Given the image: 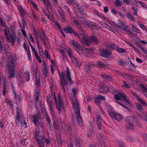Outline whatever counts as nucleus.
I'll list each match as a JSON object with an SVG mask.
<instances>
[{
  "instance_id": "nucleus-21",
  "label": "nucleus",
  "mask_w": 147,
  "mask_h": 147,
  "mask_svg": "<svg viewBox=\"0 0 147 147\" xmlns=\"http://www.w3.org/2000/svg\"><path fill=\"white\" fill-rule=\"evenodd\" d=\"M126 16L129 19H130L131 21H135L134 17L131 13L130 12H128L126 13Z\"/></svg>"
},
{
  "instance_id": "nucleus-32",
  "label": "nucleus",
  "mask_w": 147,
  "mask_h": 147,
  "mask_svg": "<svg viewBox=\"0 0 147 147\" xmlns=\"http://www.w3.org/2000/svg\"><path fill=\"white\" fill-rule=\"evenodd\" d=\"M116 49L117 52L119 53H123L126 52L125 49L119 47H117Z\"/></svg>"
},
{
  "instance_id": "nucleus-43",
  "label": "nucleus",
  "mask_w": 147,
  "mask_h": 147,
  "mask_svg": "<svg viewBox=\"0 0 147 147\" xmlns=\"http://www.w3.org/2000/svg\"><path fill=\"white\" fill-rule=\"evenodd\" d=\"M131 9L134 11L133 14L134 15L137 16V11H138V9L136 7H132Z\"/></svg>"
},
{
  "instance_id": "nucleus-56",
  "label": "nucleus",
  "mask_w": 147,
  "mask_h": 147,
  "mask_svg": "<svg viewBox=\"0 0 147 147\" xmlns=\"http://www.w3.org/2000/svg\"><path fill=\"white\" fill-rule=\"evenodd\" d=\"M45 5L47 7V9H51L52 8V4L49 2H48Z\"/></svg>"
},
{
  "instance_id": "nucleus-34",
  "label": "nucleus",
  "mask_w": 147,
  "mask_h": 147,
  "mask_svg": "<svg viewBox=\"0 0 147 147\" xmlns=\"http://www.w3.org/2000/svg\"><path fill=\"white\" fill-rule=\"evenodd\" d=\"M36 78V83H35V84L36 86V88H38L40 86V78H39L38 79L37 76H36V77H35Z\"/></svg>"
},
{
  "instance_id": "nucleus-9",
  "label": "nucleus",
  "mask_w": 147,
  "mask_h": 147,
  "mask_svg": "<svg viewBox=\"0 0 147 147\" xmlns=\"http://www.w3.org/2000/svg\"><path fill=\"white\" fill-rule=\"evenodd\" d=\"M54 99L55 101L57 109L61 111L63 107V105L61 101V99L59 96L58 101L57 100V98L55 96V93H54Z\"/></svg>"
},
{
  "instance_id": "nucleus-31",
  "label": "nucleus",
  "mask_w": 147,
  "mask_h": 147,
  "mask_svg": "<svg viewBox=\"0 0 147 147\" xmlns=\"http://www.w3.org/2000/svg\"><path fill=\"white\" fill-rule=\"evenodd\" d=\"M72 58L75 61V66L76 67H79L80 66V62L78 61V59L76 58H75L74 57H72Z\"/></svg>"
},
{
  "instance_id": "nucleus-62",
  "label": "nucleus",
  "mask_w": 147,
  "mask_h": 147,
  "mask_svg": "<svg viewBox=\"0 0 147 147\" xmlns=\"http://www.w3.org/2000/svg\"><path fill=\"white\" fill-rule=\"evenodd\" d=\"M6 87H3V95L5 96L7 91V88H6Z\"/></svg>"
},
{
  "instance_id": "nucleus-53",
  "label": "nucleus",
  "mask_w": 147,
  "mask_h": 147,
  "mask_svg": "<svg viewBox=\"0 0 147 147\" xmlns=\"http://www.w3.org/2000/svg\"><path fill=\"white\" fill-rule=\"evenodd\" d=\"M94 127L93 125H91L90 127V133L91 136L94 133Z\"/></svg>"
},
{
  "instance_id": "nucleus-51",
  "label": "nucleus",
  "mask_w": 147,
  "mask_h": 147,
  "mask_svg": "<svg viewBox=\"0 0 147 147\" xmlns=\"http://www.w3.org/2000/svg\"><path fill=\"white\" fill-rule=\"evenodd\" d=\"M26 140L25 139L22 140L21 142V144L24 146L27 145L28 142H26Z\"/></svg>"
},
{
  "instance_id": "nucleus-23",
  "label": "nucleus",
  "mask_w": 147,
  "mask_h": 147,
  "mask_svg": "<svg viewBox=\"0 0 147 147\" xmlns=\"http://www.w3.org/2000/svg\"><path fill=\"white\" fill-rule=\"evenodd\" d=\"M108 113L111 118L112 119H115V117H116L117 113H116L114 111V109L113 110L110 111Z\"/></svg>"
},
{
  "instance_id": "nucleus-14",
  "label": "nucleus",
  "mask_w": 147,
  "mask_h": 147,
  "mask_svg": "<svg viewBox=\"0 0 147 147\" xmlns=\"http://www.w3.org/2000/svg\"><path fill=\"white\" fill-rule=\"evenodd\" d=\"M108 90V87L107 85L104 84L100 86L98 89V91L101 93H105Z\"/></svg>"
},
{
  "instance_id": "nucleus-2",
  "label": "nucleus",
  "mask_w": 147,
  "mask_h": 147,
  "mask_svg": "<svg viewBox=\"0 0 147 147\" xmlns=\"http://www.w3.org/2000/svg\"><path fill=\"white\" fill-rule=\"evenodd\" d=\"M15 63L14 60L12 58L8 59V63L6 64L8 67V76L9 78H14L15 76L14 72L15 70Z\"/></svg>"
},
{
  "instance_id": "nucleus-7",
  "label": "nucleus",
  "mask_w": 147,
  "mask_h": 147,
  "mask_svg": "<svg viewBox=\"0 0 147 147\" xmlns=\"http://www.w3.org/2000/svg\"><path fill=\"white\" fill-rule=\"evenodd\" d=\"M3 43L1 42V40H0V53H2L3 49L5 51L7 56L9 57V58H11V53H10V49L8 44H5L4 47H3Z\"/></svg>"
},
{
  "instance_id": "nucleus-50",
  "label": "nucleus",
  "mask_w": 147,
  "mask_h": 147,
  "mask_svg": "<svg viewBox=\"0 0 147 147\" xmlns=\"http://www.w3.org/2000/svg\"><path fill=\"white\" fill-rule=\"evenodd\" d=\"M38 34H40V38L41 40L42 41V42L44 45L46 46H47V43L44 42V37L42 36L40 32H38Z\"/></svg>"
},
{
  "instance_id": "nucleus-27",
  "label": "nucleus",
  "mask_w": 147,
  "mask_h": 147,
  "mask_svg": "<svg viewBox=\"0 0 147 147\" xmlns=\"http://www.w3.org/2000/svg\"><path fill=\"white\" fill-rule=\"evenodd\" d=\"M105 105L106 107L105 109L108 110L107 111L108 113L110 111L113 109H112L111 105L108 103L105 102Z\"/></svg>"
},
{
  "instance_id": "nucleus-13",
  "label": "nucleus",
  "mask_w": 147,
  "mask_h": 147,
  "mask_svg": "<svg viewBox=\"0 0 147 147\" xmlns=\"http://www.w3.org/2000/svg\"><path fill=\"white\" fill-rule=\"evenodd\" d=\"M111 52L109 50L103 49L100 53V55L102 57L108 58L110 57Z\"/></svg>"
},
{
  "instance_id": "nucleus-44",
  "label": "nucleus",
  "mask_w": 147,
  "mask_h": 147,
  "mask_svg": "<svg viewBox=\"0 0 147 147\" xmlns=\"http://www.w3.org/2000/svg\"><path fill=\"white\" fill-rule=\"evenodd\" d=\"M22 118H20V122L22 126L24 127H26V123L25 121V120L23 119H22Z\"/></svg>"
},
{
  "instance_id": "nucleus-61",
  "label": "nucleus",
  "mask_w": 147,
  "mask_h": 147,
  "mask_svg": "<svg viewBox=\"0 0 147 147\" xmlns=\"http://www.w3.org/2000/svg\"><path fill=\"white\" fill-rule=\"evenodd\" d=\"M34 96L35 97V98L36 100V101L37 102L39 99V93H34Z\"/></svg>"
},
{
  "instance_id": "nucleus-63",
  "label": "nucleus",
  "mask_w": 147,
  "mask_h": 147,
  "mask_svg": "<svg viewBox=\"0 0 147 147\" xmlns=\"http://www.w3.org/2000/svg\"><path fill=\"white\" fill-rule=\"evenodd\" d=\"M64 7L65 10H66V12H67L69 14H70V11L69 7L67 5H65L64 6Z\"/></svg>"
},
{
  "instance_id": "nucleus-55",
  "label": "nucleus",
  "mask_w": 147,
  "mask_h": 147,
  "mask_svg": "<svg viewBox=\"0 0 147 147\" xmlns=\"http://www.w3.org/2000/svg\"><path fill=\"white\" fill-rule=\"evenodd\" d=\"M134 124L136 126H138L139 127L141 126L140 124L139 123L138 121V120L135 117V119H134Z\"/></svg>"
},
{
  "instance_id": "nucleus-19",
  "label": "nucleus",
  "mask_w": 147,
  "mask_h": 147,
  "mask_svg": "<svg viewBox=\"0 0 147 147\" xmlns=\"http://www.w3.org/2000/svg\"><path fill=\"white\" fill-rule=\"evenodd\" d=\"M90 39L92 42L96 45L98 44L99 43V41L97 39L96 36H91Z\"/></svg>"
},
{
  "instance_id": "nucleus-38",
  "label": "nucleus",
  "mask_w": 147,
  "mask_h": 147,
  "mask_svg": "<svg viewBox=\"0 0 147 147\" xmlns=\"http://www.w3.org/2000/svg\"><path fill=\"white\" fill-rule=\"evenodd\" d=\"M73 22L75 24V26L77 28V29L81 27V25L78 20H75L73 21Z\"/></svg>"
},
{
  "instance_id": "nucleus-64",
  "label": "nucleus",
  "mask_w": 147,
  "mask_h": 147,
  "mask_svg": "<svg viewBox=\"0 0 147 147\" xmlns=\"http://www.w3.org/2000/svg\"><path fill=\"white\" fill-rule=\"evenodd\" d=\"M117 145L119 147H124L123 144L122 142L120 141L117 142Z\"/></svg>"
},
{
  "instance_id": "nucleus-24",
  "label": "nucleus",
  "mask_w": 147,
  "mask_h": 147,
  "mask_svg": "<svg viewBox=\"0 0 147 147\" xmlns=\"http://www.w3.org/2000/svg\"><path fill=\"white\" fill-rule=\"evenodd\" d=\"M108 113L111 118L112 119H115V117H116L117 113H116L114 111V109L113 110L110 111Z\"/></svg>"
},
{
  "instance_id": "nucleus-16",
  "label": "nucleus",
  "mask_w": 147,
  "mask_h": 147,
  "mask_svg": "<svg viewBox=\"0 0 147 147\" xmlns=\"http://www.w3.org/2000/svg\"><path fill=\"white\" fill-rule=\"evenodd\" d=\"M20 109L18 107H17L16 109V113L17 114L16 118V125H17V123L20 120V119L22 118V115L20 113Z\"/></svg>"
},
{
  "instance_id": "nucleus-1",
  "label": "nucleus",
  "mask_w": 147,
  "mask_h": 147,
  "mask_svg": "<svg viewBox=\"0 0 147 147\" xmlns=\"http://www.w3.org/2000/svg\"><path fill=\"white\" fill-rule=\"evenodd\" d=\"M59 74L60 80V84L61 85L62 89L64 92H65V86L68 83L71 84L73 83L69 72V70L68 67L67 68V70L65 72V74H63V72L61 71V73L62 75L61 76L60 72L59 71Z\"/></svg>"
},
{
  "instance_id": "nucleus-18",
  "label": "nucleus",
  "mask_w": 147,
  "mask_h": 147,
  "mask_svg": "<svg viewBox=\"0 0 147 147\" xmlns=\"http://www.w3.org/2000/svg\"><path fill=\"white\" fill-rule=\"evenodd\" d=\"M118 23L119 25H117L116 24H115V25L117 27H118L119 28L122 29L124 27H125V23L124 22L122 21L118 20Z\"/></svg>"
},
{
  "instance_id": "nucleus-29",
  "label": "nucleus",
  "mask_w": 147,
  "mask_h": 147,
  "mask_svg": "<svg viewBox=\"0 0 147 147\" xmlns=\"http://www.w3.org/2000/svg\"><path fill=\"white\" fill-rule=\"evenodd\" d=\"M1 80L2 82V84L3 87H7V83L6 82V79L5 77L4 76H2L1 78Z\"/></svg>"
},
{
  "instance_id": "nucleus-28",
  "label": "nucleus",
  "mask_w": 147,
  "mask_h": 147,
  "mask_svg": "<svg viewBox=\"0 0 147 147\" xmlns=\"http://www.w3.org/2000/svg\"><path fill=\"white\" fill-rule=\"evenodd\" d=\"M109 47L110 49L111 50H114L115 49H116L117 47V46L114 43L111 42L109 43L108 44Z\"/></svg>"
},
{
  "instance_id": "nucleus-20",
  "label": "nucleus",
  "mask_w": 147,
  "mask_h": 147,
  "mask_svg": "<svg viewBox=\"0 0 147 147\" xmlns=\"http://www.w3.org/2000/svg\"><path fill=\"white\" fill-rule=\"evenodd\" d=\"M101 76L105 80L107 81H111L112 80V77L109 75H107L105 74H102Z\"/></svg>"
},
{
  "instance_id": "nucleus-60",
  "label": "nucleus",
  "mask_w": 147,
  "mask_h": 147,
  "mask_svg": "<svg viewBox=\"0 0 147 147\" xmlns=\"http://www.w3.org/2000/svg\"><path fill=\"white\" fill-rule=\"evenodd\" d=\"M121 100L123 102H124L126 105H128L129 104V102L125 98L123 99H122Z\"/></svg>"
},
{
  "instance_id": "nucleus-35",
  "label": "nucleus",
  "mask_w": 147,
  "mask_h": 147,
  "mask_svg": "<svg viewBox=\"0 0 147 147\" xmlns=\"http://www.w3.org/2000/svg\"><path fill=\"white\" fill-rule=\"evenodd\" d=\"M130 25H131V30L133 32H137L138 33H139V31L138 30L137 28H136L131 24L130 25Z\"/></svg>"
},
{
  "instance_id": "nucleus-49",
  "label": "nucleus",
  "mask_w": 147,
  "mask_h": 147,
  "mask_svg": "<svg viewBox=\"0 0 147 147\" xmlns=\"http://www.w3.org/2000/svg\"><path fill=\"white\" fill-rule=\"evenodd\" d=\"M117 60L119 64H120L121 65L123 66V65H124L125 64V62H124V61L123 60L121 59L120 58H119Z\"/></svg>"
},
{
  "instance_id": "nucleus-47",
  "label": "nucleus",
  "mask_w": 147,
  "mask_h": 147,
  "mask_svg": "<svg viewBox=\"0 0 147 147\" xmlns=\"http://www.w3.org/2000/svg\"><path fill=\"white\" fill-rule=\"evenodd\" d=\"M59 13L62 18L64 19L65 17L64 12L62 10H59Z\"/></svg>"
},
{
  "instance_id": "nucleus-10",
  "label": "nucleus",
  "mask_w": 147,
  "mask_h": 147,
  "mask_svg": "<svg viewBox=\"0 0 147 147\" xmlns=\"http://www.w3.org/2000/svg\"><path fill=\"white\" fill-rule=\"evenodd\" d=\"M55 136L59 147H62L63 142L61 138V132L59 131H57L55 132Z\"/></svg>"
},
{
  "instance_id": "nucleus-22",
  "label": "nucleus",
  "mask_w": 147,
  "mask_h": 147,
  "mask_svg": "<svg viewBox=\"0 0 147 147\" xmlns=\"http://www.w3.org/2000/svg\"><path fill=\"white\" fill-rule=\"evenodd\" d=\"M33 68L32 69V70L33 71H34L35 73V77L36 76H37V75L38 76H40V72L39 70V69H38V67L37 66H35V67L34 66L33 67Z\"/></svg>"
},
{
  "instance_id": "nucleus-37",
  "label": "nucleus",
  "mask_w": 147,
  "mask_h": 147,
  "mask_svg": "<svg viewBox=\"0 0 147 147\" xmlns=\"http://www.w3.org/2000/svg\"><path fill=\"white\" fill-rule=\"evenodd\" d=\"M77 29L81 36L86 35H85L84 32L82 28L81 27H79V28H78Z\"/></svg>"
},
{
  "instance_id": "nucleus-6",
  "label": "nucleus",
  "mask_w": 147,
  "mask_h": 147,
  "mask_svg": "<svg viewBox=\"0 0 147 147\" xmlns=\"http://www.w3.org/2000/svg\"><path fill=\"white\" fill-rule=\"evenodd\" d=\"M73 33L76 37L79 38L82 43H83L84 45H86V46H89L90 45V40L86 38V35L81 36L82 37L81 39L80 34V35L76 32H75V31Z\"/></svg>"
},
{
  "instance_id": "nucleus-3",
  "label": "nucleus",
  "mask_w": 147,
  "mask_h": 147,
  "mask_svg": "<svg viewBox=\"0 0 147 147\" xmlns=\"http://www.w3.org/2000/svg\"><path fill=\"white\" fill-rule=\"evenodd\" d=\"M73 107L75 108V113L76 114L77 118L78 123L79 125L82 126L83 123V120L80 115V109L79 108V104L78 101L76 100L75 102L72 100Z\"/></svg>"
},
{
  "instance_id": "nucleus-15",
  "label": "nucleus",
  "mask_w": 147,
  "mask_h": 147,
  "mask_svg": "<svg viewBox=\"0 0 147 147\" xmlns=\"http://www.w3.org/2000/svg\"><path fill=\"white\" fill-rule=\"evenodd\" d=\"M74 143L76 147H81L82 145V141L80 138L75 137Z\"/></svg>"
},
{
  "instance_id": "nucleus-58",
  "label": "nucleus",
  "mask_w": 147,
  "mask_h": 147,
  "mask_svg": "<svg viewBox=\"0 0 147 147\" xmlns=\"http://www.w3.org/2000/svg\"><path fill=\"white\" fill-rule=\"evenodd\" d=\"M72 91L73 93V96L74 97H75L76 94L77 90H76V88H73L72 89Z\"/></svg>"
},
{
  "instance_id": "nucleus-39",
  "label": "nucleus",
  "mask_w": 147,
  "mask_h": 147,
  "mask_svg": "<svg viewBox=\"0 0 147 147\" xmlns=\"http://www.w3.org/2000/svg\"><path fill=\"white\" fill-rule=\"evenodd\" d=\"M97 63L98 66L100 68H103L105 66V65L101 61H99Z\"/></svg>"
},
{
  "instance_id": "nucleus-41",
  "label": "nucleus",
  "mask_w": 147,
  "mask_h": 147,
  "mask_svg": "<svg viewBox=\"0 0 147 147\" xmlns=\"http://www.w3.org/2000/svg\"><path fill=\"white\" fill-rule=\"evenodd\" d=\"M4 30L5 35L6 38H7L8 36V34H9V29L7 27V26H6L5 27L4 29Z\"/></svg>"
},
{
  "instance_id": "nucleus-8",
  "label": "nucleus",
  "mask_w": 147,
  "mask_h": 147,
  "mask_svg": "<svg viewBox=\"0 0 147 147\" xmlns=\"http://www.w3.org/2000/svg\"><path fill=\"white\" fill-rule=\"evenodd\" d=\"M135 119V117L134 116L133 117L129 116L126 118L125 121L126 124V127L127 128L131 130L133 129L134 127L133 126Z\"/></svg>"
},
{
  "instance_id": "nucleus-12",
  "label": "nucleus",
  "mask_w": 147,
  "mask_h": 147,
  "mask_svg": "<svg viewBox=\"0 0 147 147\" xmlns=\"http://www.w3.org/2000/svg\"><path fill=\"white\" fill-rule=\"evenodd\" d=\"M40 118V116L39 113H37V114H34L32 116V121L35 126L37 125L39 121V119Z\"/></svg>"
},
{
  "instance_id": "nucleus-46",
  "label": "nucleus",
  "mask_w": 147,
  "mask_h": 147,
  "mask_svg": "<svg viewBox=\"0 0 147 147\" xmlns=\"http://www.w3.org/2000/svg\"><path fill=\"white\" fill-rule=\"evenodd\" d=\"M138 100L143 105H147V104L141 98H139V96L137 98Z\"/></svg>"
},
{
  "instance_id": "nucleus-25",
  "label": "nucleus",
  "mask_w": 147,
  "mask_h": 147,
  "mask_svg": "<svg viewBox=\"0 0 147 147\" xmlns=\"http://www.w3.org/2000/svg\"><path fill=\"white\" fill-rule=\"evenodd\" d=\"M18 75L17 76V78L18 80V83L19 85L22 84L24 82V80L22 77H21V75L19 73L18 74Z\"/></svg>"
},
{
  "instance_id": "nucleus-59",
  "label": "nucleus",
  "mask_w": 147,
  "mask_h": 147,
  "mask_svg": "<svg viewBox=\"0 0 147 147\" xmlns=\"http://www.w3.org/2000/svg\"><path fill=\"white\" fill-rule=\"evenodd\" d=\"M101 102V100L99 98L98 96H97V97H96L95 98V100L94 101V102L95 103H99Z\"/></svg>"
},
{
  "instance_id": "nucleus-40",
  "label": "nucleus",
  "mask_w": 147,
  "mask_h": 147,
  "mask_svg": "<svg viewBox=\"0 0 147 147\" xmlns=\"http://www.w3.org/2000/svg\"><path fill=\"white\" fill-rule=\"evenodd\" d=\"M122 116L121 114H117V113L116 117H115V118L114 119L117 121H120L122 120Z\"/></svg>"
},
{
  "instance_id": "nucleus-45",
  "label": "nucleus",
  "mask_w": 147,
  "mask_h": 147,
  "mask_svg": "<svg viewBox=\"0 0 147 147\" xmlns=\"http://www.w3.org/2000/svg\"><path fill=\"white\" fill-rule=\"evenodd\" d=\"M51 142V140L49 139H47L45 136V139H43L42 143V144L45 143V142H46V144L47 145H49Z\"/></svg>"
},
{
  "instance_id": "nucleus-48",
  "label": "nucleus",
  "mask_w": 147,
  "mask_h": 147,
  "mask_svg": "<svg viewBox=\"0 0 147 147\" xmlns=\"http://www.w3.org/2000/svg\"><path fill=\"white\" fill-rule=\"evenodd\" d=\"M85 24L86 25L88 26V27L90 28V29H91V26H92V27H93V28H94V27H95L96 26V25H95V23H93L92 24H90L88 23L87 22H85Z\"/></svg>"
},
{
  "instance_id": "nucleus-57",
  "label": "nucleus",
  "mask_w": 147,
  "mask_h": 147,
  "mask_svg": "<svg viewBox=\"0 0 147 147\" xmlns=\"http://www.w3.org/2000/svg\"><path fill=\"white\" fill-rule=\"evenodd\" d=\"M136 107L137 108L140 110H142L143 108L142 106L140 103H137L136 104Z\"/></svg>"
},
{
  "instance_id": "nucleus-30",
  "label": "nucleus",
  "mask_w": 147,
  "mask_h": 147,
  "mask_svg": "<svg viewBox=\"0 0 147 147\" xmlns=\"http://www.w3.org/2000/svg\"><path fill=\"white\" fill-rule=\"evenodd\" d=\"M126 43L129 46L132 47V48L135 51H137L139 54H140V52L138 50V49L134 47V46L132 44H131L130 42H126Z\"/></svg>"
},
{
  "instance_id": "nucleus-26",
  "label": "nucleus",
  "mask_w": 147,
  "mask_h": 147,
  "mask_svg": "<svg viewBox=\"0 0 147 147\" xmlns=\"http://www.w3.org/2000/svg\"><path fill=\"white\" fill-rule=\"evenodd\" d=\"M46 120L47 122V126L48 127V128L50 129H51V126L52 125L50 119L49 118L48 116V115H46Z\"/></svg>"
},
{
  "instance_id": "nucleus-17",
  "label": "nucleus",
  "mask_w": 147,
  "mask_h": 147,
  "mask_svg": "<svg viewBox=\"0 0 147 147\" xmlns=\"http://www.w3.org/2000/svg\"><path fill=\"white\" fill-rule=\"evenodd\" d=\"M63 30L65 33L70 34L73 33L75 31L70 26H67L64 27Z\"/></svg>"
},
{
  "instance_id": "nucleus-4",
  "label": "nucleus",
  "mask_w": 147,
  "mask_h": 147,
  "mask_svg": "<svg viewBox=\"0 0 147 147\" xmlns=\"http://www.w3.org/2000/svg\"><path fill=\"white\" fill-rule=\"evenodd\" d=\"M34 137L37 141V144H39L42 142L43 139H45V136H42L38 128L36 129L34 131Z\"/></svg>"
},
{
  "instance_id": "nucleus-11",
  "label": "nucleus",
  "mask_w": 147,
  "mask_h": 147,
  "mask_svg": "<svg viewBox=\"0 0 147 147\" xmlns=\"http://www.w3.org/2000/svg\"><path fill=\"white\" fill-rule=\"evenodd\" d=\"M71 44L73 45L74 49L78 52H80L82 50V48L80 45L76 41L72 40L71 42Z\"/></svg>"
},
{
  "instance_id": "nucleus-33",
  "label": "nucleus",
  "mask_w": 147,
  "mask_h": 147,
  "mask_svg": "<svg viewBox=\"0 0 147 147\" xmlns=\"http://www.w3.org/2000/svg\"><path fill=\"white\" fill-rule=\"evenodd\" d=\"M96 125L97 127L98 130H101L102 127V125L101 121H96Z\"/></svg>"
},
{
  "instance_id": "nucleus-42",
  "label": "nucleus",
  "mask_w": 147,
  "mask_h": 147,
  "mask_svg": "<svg viewBox=\"0 0 147 147\" xmlns=\"http://www.w3.org/2000/svg\"><path fill=\"white\" fill-rule=\"evenodd\" d=\"M42 72L43 74L45 76V77L48 76V70L46 67L43 68Z\"/></svg>"
},
{
  "instance_id": "nucleus-54",
  "label": "nucleus",
  "mask_w": 147,
  "mask_h": 147,
  "mask_svg": "<svg viewBox=\"0 0 147 147\" xmlns=\"http://www.w3.org/2000/svg\"><path fill=\"white\" fill-rule=\"evenodd\" d=\"M25 78L26 81H28L30 80V75L29 74L28 72L25 73Z\"/></svg>"
},
{
  "instance_id": "nucleus-5",
  "label": "nucleus",
  "mask_w": 147,
  "mask_h": 147,
  "mask_svg": "<svg viewBox=\"0 0 147 147\" xmlns=\"http://www.w3.org/2000/svg\"><path fill=\"white\" fill-rule=\"evenodd\" d=\"M73 33L76 37L79 38L82 43H83L84 45H86V46H89L90 45V40L86 38V35L81 36L82 37L81 39L80 34V35L76 32H75V31Z\"/></svg>"
},
{
  "instance_id": "nucleus-36",
  "label": "nucleus",
  "mask_w": 147,
  "mask_h": 147,
  "mask_svg": "<svg viewBox=\"0 0 147 147\" xmlns=\"http://www.w3.org/2000/svg\"><path fill=\"white\" fill-rule=\"evenodd\" d=\"M115 4L117 7L121 6L123 5L122 2L119 0H116L115 2Z\"/></svg>"
},
{
  "instance_id": "nucleus-52",
  "label": "nucleus",
  "mask_w": 147,
  "mask_h": 147,
  "mask_svg": "<svg viewBox=\"0 0 147 147\" xmlns=\"http://www.w3.org/2000/svg\"><path fill=\"white\" fill-rule=\"evenodd\" d=\"M124 84L122 86V87H125L126 88H130L131 86L130 85L126 83L125 81H123V82Z\"/></svg>"
}]
</instances>
